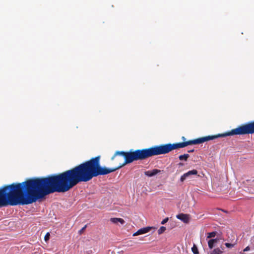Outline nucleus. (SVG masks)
<instances>
[{
	"label": "nucleus",
	"mask_w": 254,
	"mask_h": 254,
	"mask_svg": "<svg viewBox=\"0 0 254 254\" xmlns=\"http://www.w3.org/2000/svg\"><path fill=\"white\" fill-rule=\"evenodd\" d=\"M234 135H238V127L224 133L208 135L182 142L156 145L135 150L130 149L128 152L117 151L111 160L120 156H124L125 160L123 163H120L119 166L116 168H108L101 166L100 156H98L63 173L40 178V199L55 192H66L80 182H87L94 177L114 172L134 161L145 160L153 156L165 154L173 150L188 145L199 144L218 137Z\"/></svg>",
	"instance_id": "nucleus-1"
},
{
	"label": "nucleus",
	"mask_w": 254,
	"mask_h": 254,
	"mask_svg": "<svg viewBox=\"0 0 254 254\" xmlns=\"http://www.w3.org/2000/svg\"><path fill=\"white\" fill-rule=\"evenodd\" d=\"M198 173V172L196 170H192L188 171V172L184 174L180 178V181L182 182H183L188 177L190 176L191 175H196Z\"/></svg>",
	"instance_id": "nucleus-2"
},
{
	"label": "nucleus",
	"mask_w": 254,
	"mask_h": 254,
	"mask_svg": "<svg viewBox=\"0 0 254 254\" xmlns=\"http://www.w3.org/2000/svg\"><path fill=\"white\" fill-rule=\"evenodd\" d=\"M176 217L185 223H188L190 220V215L187 214L180 213Z\"/></svg>",
	"instance_id": "nucleus-3"
},
{
	"label": "nucleus",
	"mask_w": 254,
	"mask_h": 254,
	"mask_svg": "<svg viewBox=\"0 0 254 254\" xmlns=\"http://www.w3.org/2000/svg\"><path fill=\"white\" fill-rule=\"evenodd\" d=\"M151 228L149 227L143 228L139 229L137 231L133 234V236H137L139 235L147 233L150 231Z\"/></svg>",
	"instance_id": "nucleus-4"
},
{
	"label": "nucleus",
	"mask_w": 254,
	"mask_h": 254,
	"mask_svg": "<svg viewBox=\"0 0 254 254\" xmlns=\"http://www.w3.org/2000/svg\"><path fill=\"white\" fill-rule=\"evenodd\" d=\"M160 172H161V170L155 169H153L151 171H145L144 172V174L147 176L152 177L153 176L157 175L158 173H159Z\"/></svg>",
	"instance_id": "nucleus-5"
},
{
	"label": "nucleus",
	"mask_w": 254,
	"mask_h": 254,
	"mask_svg": "<svg viewBox=\"0 0 254 254\" xmlns=\"http://www.w3.org/2000/svg\"><path fill=\"white\" fill-rule=\"evenodd\" d=\"M110 221L113 223L117 224L118 222H119L122 225L124 224L125 222L124 220L121 218H111L110 219Z\"/></svg>",
	"instance_id": "nucleus-6"
},
{
	"label": "nucleus",
	"mask_w": 254,
	"mask_h": 254,
	"mask_svg": "<svg viewBox=\"0 0 254 254\" xmlns=\"http://www.w3.org/2000/svg\"><path fill=\"white\" fill-rule=\"evenodd\" d=\"M218 241V239H210L208 242V247L211 249L213 248L214 245Z\"/></svg>",
	"instance_id": "nucleus-7"
},
{
	"label": "nucleus",
	"mask_w": 254,
	"mask_h": 254,
	"mask_svg": "<svg viewBox=\"0 0 254 254\" xmlns=\"http://www.w3.org/2000/svg\"><path fill=\"white\" fill-rule=\"evenodd\" d=\"M190 157L189 154H184L183 155H181L179 156V158L180 160H184L185 161H187L188 159Z\"/></svg>",
	"instance_id": "nucleus-8"
},
{
	"label": "nucleus",
	"mask_w": 254,
	"mask_h": 254,
	"mask_svg": "<svg viewBox=\"0 0 254 254\" xmlns=\"http://www.w3.org/2000/svg\"><path fill=\"white\" fill-rule=\"evenodd\" d=\"M222 253L223 251L219 248H216L213 250L211 254H222Z\"/></svg>",
	"instance_id": "nucleus-9"
},
{
	"label": "nucleus",
	"mask_w": 254,
	"mask_h": 254,
	"mask_svg": "<svg viewBox=\"0 0 254 254\" xmlns=\"http://www.w3.org/2000/svg\"><path fill=\"white\" fill-rule=\"evenodd\" d=\"M216 234H217V232L216 231H213V232H212L210 233H207V238L209 239V238H214L216 236Z\"/></svg>",
	"instance_id": "nucleus-10"
},
{
	"label": "nucleus",
	"mask_w": 254,
	"mask_h": 254,
	"mask_svg": "<svg viewBox=\"0 0 254 254\" xmlns=\"http://www.w3.org/2000/svg\"><path fill=\"white\" fill-rule=\"evenodd\" d=\"M191 251L194 254H198V251L197 248L196 246V245L194 244L193 245V247L191 248Z\"/></svg>",
	"instance_id": "nucleus-11"
},
{
	"label": "nucleus",
	"mask_w": 254,
	"mask_h": 254,
	"mask_svg": "<svg viewBox=\"0 0 254 254\" xmlns=\"http://www.w3.org/2000/svg\"><path fill=\"white\" fill-rule=\"evenodd\" d=\"M166 230V227H164V226H162L158 230V233L159 234H162L163 232H165V231Z\"/></svg>",
	"instance_id": "nucleus-12"
},
{
	"label": "nucleus",
	"mask_w": 254,
	"mask_h": 254,
	"mask_svg": "<svg viewBox=\"0 0 254 254\" xmlns=\"http://www.w3.org/2000/svg\"><path fill=\"white\" fill-rule=\"evenodd\" d=\"M123 156H118L116 158H115L113 160H115L116 161V162L117 163H119V165H120V163H123V162H121V161H122V157Z\"/></svg>",
	"instance_id": "nucleus-13"
},
{
	"label": "nucleus",
	"mask_w": 254,
	"mask_h": 254,
	"mask_svg": "<svg viewBox=\"0 0 254 254\" xmlns=\"http://www.w3.org/2000/svg\"><path fill=\"white\" fill-rule=\"evenodd\" d=\"M236 244L235 243V244H230V243H225V246L227 247V248H233L235 245Z\"/></svg>",
	"instance_id": "nucleus-14"
},
{
	"label": "nucleus",
	"mask_w": 254,
	"mask_h": 254,
	"mask_svg": "<svg viewBox=\"0 0 254 254\" xmlns=\"http://www.w3.org/2000/svg\"><path fill=\"white\" fill-rule=\"evenodd\" d=\"M50 234L49 232L47 233V234H46V235L45 236V237H44V240L45 241H47L49 240L50 239Z\"/></svg>",
	"instance_id": "nucleus-15"
},
{
	"label": "nucleus",
	"mask_w": 254,
	"mask_h": 254,
	"mask_svg": "<svg viewBox=\"0 0 254 254\" xmlns=\"http://www.w3.org/2000/svg\"><path fill=\"white\" fill-rule=\"evenodd\" d=\"M86 227H87V225H85L81 230H80L79 231V233L80 234H81L83 233V232L85 230Z\"/></svg>",
	"instance_id": "nucleus-16"
},
{
	"label": "nucleus",
	"mask_w": 254,
	"mask_h": 254,
	"mask_svg": "<svg viewBox=\"0 0 254 254\" xmlns=\"http://www.w3.org/2000/svg\"><path fill=\"white\" fill-rule=\"evenodd\" d=\"M169 219L168 218H165L164 219H163L162 222H161V224H165L166 223H167Z\"/></svg>",
	"instance_id": "nucleus-17"
},
{
	"label": "nucleus",
	"mask_w": 254,
	"mask_h": 254,
	"mask_svg": "<svg viewBox=\"0 0 254 254\" xmlns=\"http://www.w3.org/2000/svg\"><path fill=\"white\" fill-rule=\"evenodd\" d=\"M250 250V248L249 246H248L244 250V252H247V251H249V250Z\"/></svg>",
	"instance_id": "nucleus-18"
},
{
	"label": "nucleus",
	"mask_w": 254,
	"mask_h": 254,
	"mask_svg": "<svg viewBox=\"0 0 254 254\" xmlns=\"http://www.w3.org/2000/svg\"><path fill=\"white\" fill-rule=\"evenodd\" d=\"M193 152H194V149L189 150L188 151V152H189V153H191Z\"/></svg>",
	"instance_id": "nucleus-19"
},
{
	"label": "nucleus",
	"mask_w": 254,
	"mask_h": 254,
	"mask_svg": "<svg viewBox=\"0 0 254 254\" xmlns=\"http://www.w3.org/2000/svg\"><path fill=\"white\" fill-rule=\"evenodd\" d=\"M250 183L252 184V185H254V180H253L252 181L250 182Z\"/></svg>",
	"instance_id": "nucleus-20"
},
{
	"label": "nucleus",
	"mask_w": 254,
	"mask_h": 254,
	"mask_svg": "<svg viewBox=\"0 0 254 254\" xmlns=\"http://www.w3.org/2000/svg\"><path fill=\"white\" fill-rule=\"evenodd\" d=\"M221 250H223L224 249V248L223 246H221Z\"/></svg>",
	"instance_id": "nucleus-21"
},
{
	"label": "nucleus",
	"mask_w": 254,
	"mask_h": 254,
	"mask_svg": "<svg viewBox=\"0 0 254 254\" xmlns=\"http://www.w3.org/2000/svg\"><path fill=\"white\" fill-rule=\"evenodd\" d=\"M182 139H183V140H185L186 139V138H185V137L184 136H183V137H182Z\"/></svg>",
	"instance_id": "nucleus-22"
},
{
	"label": "nucleus",
	"mask_w": 254,
	"mask_h": 254,
	"mask_svg": "<svg viewBox=\"0 0 254 254\" xmlns=\"http://www.w3.org/2000/svg\"><path fill=\"white\" fill-rule=\"evenodd\" d=\"M179 164H180V165H183V164H182V163H180Z\"/></svg>",
	"instance_id": "nucleus-23"
}]
</instances>
